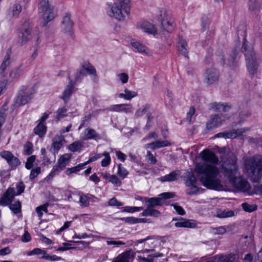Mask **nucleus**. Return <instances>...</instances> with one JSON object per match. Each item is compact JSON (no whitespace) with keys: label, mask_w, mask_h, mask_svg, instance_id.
Segmentation results:
<instances>
[{"label":"nucleus","mask_w":262,"mask_h":262,"mask_svg":"<svg viewBox=\"0 0 262 262\" xmlns=\"http://www.w3.org/2000/svg\"><path fill=\"white\" fill-rule=\"evenodd\" d=\"M38 11L43 20L44 26L53 20L56 16V11L54 7L49 2V0H40Z\"/></svg>","instance_id":"5"},{"label":"nucleus","mask_w":262,"mask_h":262,"mask_svg":"<svg viewBox=\"0 0 262 262\" xmlns=\"http://www.w3.org/2000/svg\"><path fill=\"white\" fill-rule=\"evenodd\" d=\"M24 72V69L21 66L18 67L14 72L9 73V76L12 78H16L21 75Z\"/></svg>","instance_id":"41"},{"label":"nucleus","mask_w":262,"mask_h":262,"mask_svg":"<svg viewBox=\"0 0 262 262\" xmlns=\"http://www.w3.org/2000/svg\"><path fill=\"white\" fill-rule=\"evenodd\" d=\"M187 48L188 45L186 41L182 38H180L178 46V51L186 57H188Z\"/></svg>","instance_id":"24"},{"label":"nucleus","mask_w":262,"mask_h":262,"mask_svg":"<svg viewBox=\"0 0 262 262\" xmlns=\"http://www.w3.org/2000/svg\"><path fill=\"white\" fill-rule=\"evenodd\" d=\"M67 112V108L65 107H62L59 108L56 112V118L57 120H59L64 116H66V113Z\"/></svg>","instance_id":"45"},{"label":"nucleus","mask_w":262,"mask_h":262,"mask_svg":"<svg viewBox=\"0 0 262 262\" xmlns=\"http://www.w3.org/2000/svg\"><path fill=\"white\" fill-rule=\"evenodd\" d=\"M171 206L173 207L174 209L179 214L183 215L185 214V210L180 206H179L176 204H172Z\"/></svg>","instance_id":"56"},{"label":"nucleus","mask_w":262,"mask_h":262,"mask_svg":"<svg viewBox=\"0 0 262 262\" xmlns=\"http://www.w3.org/2000/svg\"><path fill=\"white\" fill-rule=\"evenodd\" d=\"M243 160L244 173L253 182H258L262 177V156H245Z\"/></svg>","instance_id":"3"},{"label":"nucleus","mask_w":262,"mask_h":262,"mask_svg":"<svg viewBox=\"0 0 262 262\" xmlns=\"http://www.w3.org/2000/svg\"><path fill=\"white\" fill-rule=\"evenodd\" d=\"M219 78V73L215 69H208L206 70L205 73V83L208 85H211L216 83Z\"/></svg>","instance_id":"14"},{"label":"nucleus","mask_w":262,"mask_h":262,"mask_svg":"<svg viewBox=\"0 0 262 262\" xmlns=\"http://www.w3.org/2000/svg\"><path fill=\"white\" fill-rule=\"evenodd\" d=\"M15 195V189L13 188H9L0 199V205L7 206L10 204L13 200Z\"/></svg>","instance_id":"15"},{"label":"nucleus","mask_w":262,"mask_h":262,"mask_svg":"<svg viewBox=\"0 0 262 262\" xmlns=\"http://www.w3.org/2000/svg\"><path fill=\"white\" fill-rule=\"evenodd\" d=\"M130 45L136 51L144 55H149V49L143 44L136 40H132Z\"/></svg>","instance_id":"20"},{"label":"nucleus","mask_w":262,"mask_h":262,"mask_svg":"<svg viewBox=\"0 0 262 262\" xmlns=\"http://www.w3.org/2000/svg\"><path fill=\"white\" fill-rule=\"evenodd\" d=\"M82 146V144L81 142L79 141H75L69 145V149L71 151L75 152L80 149Z\"/></svg>","instance_id":"40"},{"label":"nucleus","mask_w":262,"mask_h":262,"mask_svg":"<svg viewBox=\"0 0 262 262\" xmlns=\"http://www.w3.org/2000/svg\"><path fill=\"white\" fill-rule=\"evenodd\" d=\"M36 159V156L34 155L31 156L29 158H28L27 161L26 163V167L28 169H30L33 166V163L35 161Z\"/></svg>","instance_id":"51"},{"label":"nucleus","mask_w":262,"mask_h":262,"mask_svg":"<svg viewBox=\"0 0 262 262\" xmlns=\"http://www.w3.org/2000/svg\"><path fill=\"white\" fill-rule=\"evenodd\" d=\"M106 243L107 245H114V246L118 247L120 245H124L125 244V243L122 241H113V238H108L107 241H106Z\"/></svg>","instance_id":"49"},{"label":"nucleus","mask_w":262,"mask_h":262,"mask_svg":"<svg viewBox=\"0 0 262 262\" xmlns=\"http://www.w3.org/2000/svg\"><path fill=\"white\" fill-rule=\"evenodd\" d=\"M159 19L161 20V27L165 31L170 32L173 29L172 23L164 9L159 10Z\"/></svg>","instance_id":"11"},{"label":"nucleus","mask_w":262,"mask_h":262,"mask_svg":"<svg viewBox=\"0 0 262 262\" xmlns=\"http://www.w3.org/2000/svg\"><path fill=\"white\" fill-rule=\"evenodd\" d=\"M145 202L147 206L154 208L157 206H162L164 203L163 199L161 198H151L150 199H145Z\"/></svg>","instance_id":"26"},{"label":"nucleus","mask_w":262,"mask_h":262,"mask_svg":"<svg viewBox=\"0 0 262 262\" xmlns=\"http://www.w3.org/2000/svg\"><path fill=\"white\" fill-rule=\"evenodd\" d=\"M242 51L245 54L249 72L252 74H254L257 69L258 64L252 46L245 40L243 42Z\"/></svg>","instance_id":"6"},{"label":"nucleus","mask_w":262,"mask_h":262,"mask_svg":"<svg viewBox=\"0 0 262 262\" xmlns=\"http://www.w3.org/2000/svg\"><path fill=\"white\" fill-rule=\"evenodd\" d=\"M98 136V134L95 130L92 128H88L84 130L83 140H87L93 139Z\"/></svg>","instance_id":"30"},{"label":"nucleus","mask_w":262,"mask_h":262,"mask_svg":"<svg viewBox=\"0 0 262 262\" xmlns=\"http://www.w3.org/2000/svg\"><path fill=\"white\" fill-rule=\"evenodd\" d=\"M10 56L7 52L0 66V74L3 77H7L9 73V67L10 64Z\"/></svg>","instance_id":"19"},{"label":"nucleus","mask_w":262,"mask_h":262,"mask_svg":"<svg viewBox=\"0 0 262 262\" xmlns=\"http://www.w3.org/2000/svg\"><path fill=\"white\" fill-rule=\"evenodd\" d=\"M31 239V236L28 231L26 230L21 237V241L23 242H28Z\"/></svg>","instance_id":"64"},{"label":"nucleus","mask_w":262,"mask_h":262,"mask_svg":"<svg viewBox=\"0 0 262 262\" xmlns=\"http://www.w3.org/2000/svg\"><path fill=\"white\" fill-rule=\"evenodd\" d=\"M33 93V91L31 88L22 86L16 99V104L19 106L26 104L32 98Z\"/></svg>","instance_id":"9"},{"label":"nucleus","mask_w":262,"mask_h":262,"mask_svg":"<svg viewBox=\"0 0 262 262\" xmlns=\"http://www.w3.org/2000/svg\"><path fill=\"white\" fill-rule=\"evenodd\" d=\"M64 137L62 135L56 136L52 139V147L54 150L58 151L63 146V142H64Z\"/></svg>","instance_id":"22"},{"label":"nucleus","mask_w":262,"mask_h":262,"mask_svg":"<svg viewBox=\"0 0 262 262\" xmlns=\"http://www.w3.org/2000/svg\"><path fill=\"white\" fill-rule=\"evenodd\" d=\"M32 144L30 142H28L25 146V152L28 155L32 153Z\"/></svg>","instance_id":"61"},{"label":"nucleus","mask_w":262,"mask_h":262,"mask_svg":"<svg viewBox=\"0 0 262 262\" xmlns=\"http://www.w3.org/2000/svg\"><path fill=\"white\" fill-rule=\"evenodd\" d=\"M121 220L130 224L137 223V218L133 216L122 218Z\"/></svg>","instance_id":"59"},{"label":"nucleus","mask_w":262,"mask_h":262,"mask_svg":"<svg viewBox=\"0 0 262 262\" xmlns=\"http://www.w3.org/2000/svg\"><path fill=\"white\" fill-rule=\"evenodd\" d=\"M74 86L71 81L63 92L62 98L66 102L68 100L73 91Z\"/></svg>","instance_id":"31"},{"label":"nucleus","mask_w":262,"mask_h":262,"mask_svg":"<svg viewBox=\"0 0 262 262\" xmlns=\"http://www.w3.org/2000/svg\"><path fill=\"white\" fill-rule=\"evenodd\" d=\"M146 160L151 164H155L157 162L156 157L149 151H147V155L146 156Z\"/></svg>","instance_id":"50"},{"label":"nucleus","mask_w":262,"mask_h":262,"mask_svg":"<svg viewBox=\"0 0 262 262\" xmlns=\"http://www.w3.org/2000/svg\"><path fill=\"white\" fill-rule=\"evenodd\" d=\"M32 26L28 23H25L19 32L18 43L23 46L32 38Z\"/></svg>","instance_id":"8"},{"label":"nucleus","mask_w":262,"mask_h":262,"mask_svg":"<svg viewBox=\"0 0 262 262\" xmlns=\"http://www.w3.org/2000/svg\"><path fill=\"white\" fill-rule=\"evenodd\" d=\"M124 92L126 94L127 100H130L137 95L135 92L129 91L126 89L124 90Z\"/></svg>","instance_id":"58"},{"label":"nucleus","mask_w":262,"mask_h":262,"mask_svg":"<svg viewBox=\"0 0 262 262\" xmlns=\"http://www.w3.org/2000/svg\"><path fill=\"white\" fill-rule=\"evenodd\" d=\"M71 155L65 154L61 156L58 160L57 165H55L50 173L49 176L53 177L56 174V171L62 170L70 162Z\"/></svg>","instance_id":"10"},{"label":"nucleus","mask_w":262,"mask_h":262,"mask_svg":"<svg viewBox=\"0 0 262 262\" xmlns=\"http://www.w3.org/2000/svg\"><path fill=\"white\" fill-rule=\"evenodd\" d=\"M131 253L130 250L123 252L119 254L112 262H129L131 258Z\"/></svg>","instance_id":"23"},{"label":"nucleus","mask_w":262,"mask_h":262,"mask_svg":"<svg viewBox=\"0 0 262 262\" xmlns=\"http://www.w3.org/2000/svg\"><path fill=\"white\" fill-rule=\"evenodd\" d=\"M118 77H119L121 82L123 84L127 83L128 80V76L125 73L119 74L118 75Z\"/></svg>","instance_id":"55"},{"label":"nucleus","mask_w":262,"mask_h":262,"mask_svg":"<svg viewBox=\"0 0 262 262\" xmlns=\"http://www.w3.org/2000/svg\"><path fill=\"white\" fill-rule=\"evenodd\" d=\"M9 207L15 214H17L21 211V204L20 202L18 201H16L14 204L10 205Z\"/></svg>","instance_id":"39"},{"label":"nucleus","mask_w":262,"mask_h":262,"mask_svg":"<svg viewBox=\"0 0 262 262\" xmlns=\"http://www.w3.org/2000/svg\"><path fill=\"white\" fill-rule=\"evenodd\" d=\"M85 165H86L84 163H82V164H79V165H78L76 166H75V167H72V168H68L66 170V174L67 175H70L72 173H74V172H76L77 171H80L81 169H82L83 168V166H84Z\"/></svg>","instance_id":"37"},{"label":"nucleus","mask_w":262,"mask_h":262,"mask_svg":"<svg viewBox=\"0 0 262 262\" xmlns=\"http://www.w3.org/2000/svg\"><path fill=\"white\" fill-rule=\"evenodd\" d=\"M243 209L248 212H252L253 211L257 209V207L256 205H250L247 203H243L242 205Z\"/></svg>","instance_id":"46"},{"label":"nucleus","mask_w":262,"mask_h":262,"mask_svg":"<svg viewBox=\"0 0 262 262\" xmlns=\"http://www.w3.org/2000/svg\"><path fill=\"white\" fill-rule=\"evenodd\" d=\"M109 181L112 183L116 186H120L121 185V181L115 175H111L110 177Z\"/></svg>","instance_id":"47"},{"label":"nucleus","mask_w":262,"mask_h":262,"mask_svg":"<svg viewBox=\"0 0 262 262\" xmlns=\"http://www.w3.org/2000/svg\"><path fill=\"white\" fill-rule=\"evenodd\" d=\"M185 185L189 188V191L187 192L188 195L196 194L199 190L197 185V179L192 171H187L184 176Z\"/></svg>","instance_id":"7"},{"label":"nucleus","mask_w":262,"mask_h":262,"mask_svg":"<svg viewBox=\"0 0 262 262\" xmlns=\"http://www.w3.org/2000/svg\"><path fill=\"white\" fill-rule=\"evenodd\" d=\"M137 28L142 31L155 35L157 33V31L154 25L150 23L145 21H140L137 24Z\"/></svg>","instance_id":"17"},{"label":"nucleus","mask_w":262,"mask_h":262,"mask_svg":"<svg viewBox=\"0 0 262 262\" xmlns=\"http://www.w3.org/2000/svg\"><path fill=\"white\" fill-rule=\"evenodd\" d=\"M87 71H86V63L82 64L81 69L77 73L75 77V80L78 81L80 79L81 77L84 76L86 75Z\"/></svg>","instance_id":"44"},{"label":"nucleus","mask_w":262,"mask_h":262,"mask_svg":"<svg viewBox=\"0 0 262 262\" xmlns=\"http://www.w3.org/2000/svg\"><path fill=\"white\" fill-rule=\"evenodd\" d=\"M142 215L144 216H151L158 217L160 215V213L159 211L155 209L154 208L147 206L142 213Z\"/></svg>","instance_id":"29"},{"label":"nucleus","mask_w":262,"mask_h":262,"mask_svg":"<svg viewBox=\"0 0 262 262\" xmlns=\"http://www.w3.org/2000/svg\"><path fill=\"white\" fill-rule=\"evenodd\" d=\"M102 156H104V158L101 161V166L102 167L107 166L111 162V157L108 152H104L102 154Z\"/></svg>","instance_id":"42"},{"label":"nucleus","mask_w":262,"mask_h":262,"mask_svg":"<svg viewBox=\"0 0 262 262\" xmlns=\"http://www.w3.org/2000/svg\"><path fill=\"white\" fill-rule=\"evenodd\" d=\"M73 21L71 18V15L67 14L63 17L61 25L62 30L67 34H72L73 30Z\"/></svg>","instance_id":"18"},{"label":"nucleus","mask_w":262,"mask_h":262,"mask_svg":"<svg viewBox=\"0 0 262 262\" xmlns=\"http://www.w3.org/2000/svg\"><path fill=\"white\" fill-rule=\"evenodd\" d=\"M47 132V127L44 123L38 122L37 125L34 128V133L40 138L43 137Z\"/></svg>","instance_id":"28"},{"label":"nucleus","mask_w":262,"mask_h":262,"mask_svg":"<svg viewBox=\"0 0 262 262\" xmlns=\"http://www.w3.org/2000/svg\"><path fill=\"white\" fill-rule=\"evenodd\" d=\"M40 173V167H37L35 168L32 169L31 170V173L30 174V179L31 180L34 179Z\"/></svg>","instance_id":"53"},{"label":"nucleus","mask_w":262,"mask_h":262,"mask_svg":"<svg viewBox=\"0 0 262 262\" xmlns=\"http://www.w3.org/2000/svg\"><path fill=\"white\" fill-rule=\"evenodd\" d=\"M40 254H43V255H45V254H46V251L45 250H42L39 248H35L29 253V255H39Z\"/></svg>","instance_id":"60"},{"label":"nucleus","mask_w":262,"mask_h":262,"mask_svg":"<svg viewBox=\"0 0 262 262\" xmlns=\"http://www.w3.org/2000/svg\"><path fill=\"white\" fill-rule=\"evenodd\" d=\"M49 206L48 203H46L42 205L38 206L36 208V212H37L38 217H41L43 215V211L45 212H48V206Z\"/></svg>","instance_id":"38"},{"label":"nucleus","mask_w":262,"mask_h":262,"mask_svg":"<svg viewBox=\"0 0 262 262\" xmlns=\"http://www.w3.org/2000/svg\"><path fill=\"white\" fill-rule=\"evenodd\" d=\"M213 232L215 234H223L226 232V229L223 227H219L218 228H214Z\"/></svg>","instance_id":"62"},{"label":"nucleus","mask_w":262,"mask_h":262,"mask_svg":"<svg viewBox=\"0 0 262 262\" xmlns=\"http://www.w3.org/2000/svg\"><path fill=\"white\" fill-rule=\"evenodd\" d=\"M171 145V143L168 141H157L154 142H152L147 144L146 146L147 148H150L152 149L156 148H159L165 146H168Z\"/></svg>","instance_id":"25"},{"label":"nucleus","mask_w":262,"mask_h":262,"mask_svg":"<svg viewBox=\"0 0 262 262\" xmlns=\"http://www.w3.org/2000/svg\"><path fill=\"white\" fill-rule=\"evenodd\" d=\"M200 156L202 159L206 162L211 163L214 164H217L219 161L218 158L211 151L205 149L201 152Z\"/></svg>","instance_id":"16"},{"label":"nucleus","mask_w":262,"mask_h":262,"mask_svg":"<svg viewBox=\"0 0 262 262\" xmlns=\"http://www.w3.org/2000/svg\"><path fill=\"white\" fill-rule=\"evenodd\" d=\"M234 212L232 210H224L220 213H218L217 216L220 218H226L234 216Z\"/></svg>","instance_id":"43"},{"label":"nucleus","mask_w":262,"mask_h":262,"mask_svg":"<svg viewBox=\"0 0 262 262\" xmlns=\"http://www.w3.org/2000/svg\"><path fill=\"white\" fill-rule=\"evenodd\" d=\"M237 157L233 155H230L226 159L222 158L221 162L223 172L236 189L249 194L251 187L248 181L242 177H237Z\"/></svg>","instance_id":"2"},{"label":"nucleus","mask_w":262,"mask_h":262,"mask_svg":"<svg viewBox=\"0 0 262 262\" xmlns=\"http://www.w3.org/2000/svg\"><path fill=\"white\" fill-rule=\"evenodd\" d=\"M42 259H48L50 260H62V258L61 257L57 256L55 255H53L52 256H50L49 255H47V254L42 256L41 257Z\"/></svg>","instance_id":"54"},{"label":"nucleus","mask_w":262,"mask_h":262,"mask_svg":"<svg viewBox=\"0 0 262 262\" xmlns=\"http://www.w3.org/2000/svg\"><path fill=\"white\" fill-rule=\"evenodd\" d=\"M21 10V6L19 3L14 4L10 8V17H17Z\"/></svg>","instance_id":"32"},{"label":"nucleus","mask_w":262,"mask_h":262,"mask_svg":"<svg viewBox=\"0 0 262 262\" xmlns=\"http://www.w3.org/2000/svg\"><path fill=\"white\" fill-rule=\"evenodd\" d=\"M0 156L7 161L11 167H16L20 164L19 160L9 151H3L1 152Z\"/></svg>","instance_id":"12"},{"label":"nucleus","mask_w":262,"mask_h":262,"mask_svg":"<svg viewBox=\"0 0 262 262\" xmlns=\"http://www.w3.org/2000/svg\"><path fill=\"white\" fill-rule=\"evenodd\" d=\"M175 226L177 227L193 228L195 226V224L192 221L181 218L175 223Z\"/></svg>","instance_id":"27"},{"label":"nucleus","mask_w":262,"mask_h":262,"mask_svg":"<svg viewBox=\"0 0 262 262\" xmlns=\"http://www.w3.org/2000/svg\"><path fill=\"white\" fill-rule=\"evenodd\" d=\"M194 171L203 186L216 190H226V185L220 179L219 168L206 163H196Z\"/></svg>","instance_id":"1"},{"label":"nucleus","mask_w":262,"mask_h":262,"mask_svg":"<svg viewBox=\"0 0 262 262\" xmlns=\"http://www.w3.org/2000/svg\"><path fill=\"white\" fill-rule=\"evenodd\" d=\"M213 105L214 106L213 107V108L220 112H226L228 111L230 108L228 105L221 103H214Z\"/></svg>","instance_id":"35"},{"label":"nucleus","mask_w":262,"mask_h":262,"mask_svg":"<svg viewBox=\"0 0 262 262\" xmlns=\"http://www.w3.org/2000/svg\"><path fill=\"white\" fill-rule=\"evenodd\" d=\"M246 130L245 128H241L227 132V138H235L238 136H241Z\"/></svg>","instance_id":"33"},{"label":"nucleus","mask_w":262,"mask_h":262,"mask_svg":"<svg viewBox=\"0 0 262 262\" xmlns=\"http://www.w3.org/2000/svg\"><path fill=\"white\" fill-rule=\"evenodd\" d=\"M130 106L129 104H116L112 106L111 110L116 112L124 111L126 113L130 112L129 108L127 106Z\"/></svg>","instance_id":"34"},{"label":"nucleus","mask_w":262,"mask_h":262,"mask_svg":"<svg viewBox=\"0 0 262 262\" xmlns=\"http://www.w3.org/2000/svg\"><path fill=\"white\" fill-rule=\"evenodd\" d=\"M181 173L179 170H174L169 174L165 176L161 177L159 179L161 182H171L176 181L180 176Z\"/></svg>","instance_id":"21"},{"label":"nucleus","mask_w":262,"mask_h":262,"mask_svg":"<svg viewBox=\"0 0 262 262\" xmlns=\"http://www.w3.org/2000/svg\"><path fill=\"white\" fill-rule=\"evenodd\" d=\"M143 209V208L141 207H127L124 209V211L128 212H134L142 210Z\"/></svg>","instance_id":"57"},{"label":"nucleus","mask_w":262,"mask_h":262,"mask_svg":"<svg viewBox=\"0 0 262 262\" xmlns=\"http://www.w3.org/2000/svg\"><path fill=\"white\" fill-rule=\"evenodd\" d=\"M118 174L120 177L124 178L127 176L128 172L125 168L121 166V164H119L118 165Z\"/></svg>","instance_id":"48"},{"label":"nucleus","mask_w":262,"mask_h":262,"mask_svg":"<svg viewBox=\"0 0 262 262\" xmlns=\"http://www.w3.org/2000/svg\"><path fill=\"white\" fill-rule=\"evenodd\" d=\"M90 197L88 195L82 194L80 195L79 203L82 207H87L89 206Z\"/></svg>","instance_id":"36"},{"label":"nucleus","mask_w":262,"mask_h":262,"mask_svg":"<svg viewBox=\"0 0 262 262\" xmlns=\"http://www.w3.org/2000/svg\"><path fill=\"white\" fill-rule=\"evenodd\" d=\"M86 71L87 72H89L90 74H92L95 76L94 79L96 82H97V78L95 69L92 66L86 64Z\"/></svg>","instance_id":"52"},{"label":"nucleus","mask_w":262,"mask_h":262,"mask_svg":"<svg viewBox=\"0 0 262 262\" xmlns=\"http://www.w3.org/2000/svg\"><path fill=\"white\" fill-rule=\"evenodd\" d=\"M248 5L251 11H254L258 7V5L255 0H250Z\"/></svg>","instance_id":"63"},{"label":"nucleus","mask_w":262,"mask_h":262,"mask_svg":"<svg viewBox=\"0 0 262 262\" xmlns=\"http://www.w3.org/2000/svg\"><path fill=\"white\" fill-rule=\"evenodd\" d=\"M108 6V15L119 21H123L130 12L129 0H117V2Z\"/></svg>","instance_id":"4"},{"label":"nucleus","mask_w":262,"mask_h":262,"mask_svg":"<svg viewBox=\"0 0 262 262\" xmlns=\"http://www.w3.org/2000/svg\"><path fill=\"white\" fill-rule=\"evenodd\" d=\"M225 121V117L222 114H217L211 116L206 124L208 129H212L221 126Z\"/></svg>","instance_id":"13"}]
</instances>
